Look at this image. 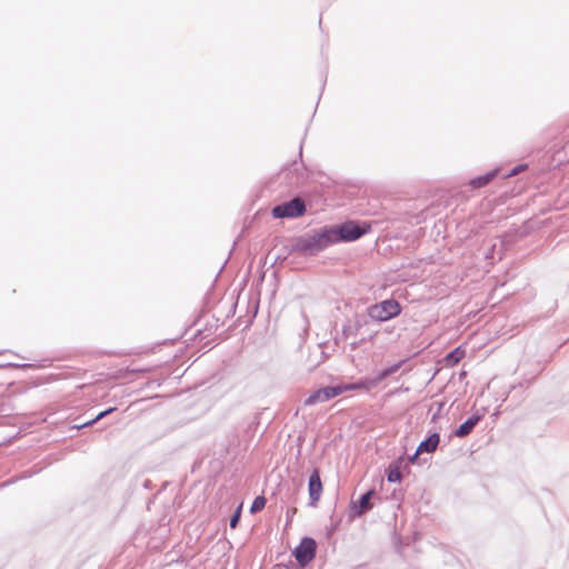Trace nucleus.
I'll return each mask as SVG.
<instances>
[{
	"label": "nucleus",
	"mask_w": 569,
	"mask_h": 569,
	"mask_svg": "<svg viewBox=\"0 0 569 569\" xmlns=\"http://www.w3.org/2000/svg\"><path fill=\"white\" fill-rule=\"evenodd\" d=\"M331 227L323 228L318 232L308 234L299 242V248L306 253L319 252L330 244L337 243V238Z\"/></svg>",
	"instance_id": "1"
},
{
	"label": "nucleus",
	"mask_w": 569,
	"mask_h": 569,
	"mask_svg": "<svg viewBox=\"0 0 569 569\" xmlns=\"http://www.w3.org/2000/svg\"><path fill=\"white\" fill-rule=\"evenodd\" d=\"M401 311L400 305L393 299L385 300L380 303L370 306L368 309V316L376 321H387L393 317H397Z\"/></svg>",
	"instance_id": "2"
},
{
	"label": "nucleus",
	"mask_w": 569,
	"mask_h": 569,
	"mask_svg": "<svg viewBox=\"0 0 569 569\" xmlns=\"http://www.w3.org/2000/svg\"><path fill=\"white\" fill-rule=\"evenodd\" d=\"M337 238V243L341 241H355L367 233L369 227H362L355 221H348L339 226L331 227Z\"/></svg>",
	"instance_id": "3"
},
{
	"label": "nucleus",
	"mask_w": 569,
	"mask_h": 569,
	"mask_svg": "<svg viewBox=\"0 0 569 569\" xmlns=\"http://www.w3.org/2000/svg\"><path fill=\"white\" fill-rule=\"evenodd\" d=\"M305 201L297 197L290 201L273 207L272 214L274 218H297L305 213Z\"/></svg>",
	"instance_id": "4"
},
{
	"label": "nucleus",
	"mask_w": 569,
	"mask_h": 569,
	"mask_svg": "<svg viewBox=\"0 0 569 569\" xmlns=\"http://www.w3.org/2000/svg\"><path fill=\"white\" fill-rule=\"evenodd\" d=\"M317 543L315 539L305 537L296 547L293 555L301 567H306L316 557Z\"/></svg>",
	"instance_id": "5"
},
{
	"label": "nucleus",
	"mask_w": 569,
	"mask_h": 569,
	"mask_svg": "<svg viewBox=\"0 0 569 569\" xmlns=\"http://www.w3.org/2000/svg\"><path fill=\"white\" fill-rule=\"evenodd\" d=\"M341 395V389L339 385L337 386H328L320 388L312 392L306 400L305 406H313L320 402L328 401L337 396Z\"/></svg>",
	"instance_id": "6"
},
{
	"label": "nucleus",
	"mask_w": 569,
	"mask_h": 569,
	"mask_svg": "<svg viewBox=\"0 0 569 569\" xmlns=\"http://www.w3.org/2000/svg\"><path fill=\"white\" fill-rule=\"evenodd\" d=\"M308 490L311 500L310 505L316 506V503L320 500L322 493V482L318 469H313L312 473L309 477Z\"/></svg>",
	"instance_id": "7"
},
{
	"label": "nucleus",
	"mask_w": 569,
	"mask_h": 569,
	"mask_svg": "<svg viewBox=\"0 0 569 569\" xmlns=\"http://www.w3.org/2000/svg\"><path fill=\"white\" fill-rule=\"evenodd\" d=\"M440 442V435L438 432H432L426 440L421 441L411 458L413 461L418 455L420 453H432L437 450Z\"/></svg>",
	"instance_id": "8"
},
{
	"label": "nucleus",
	"mask_w": 569,
	"mask_h": 569,
	"mask_svg": "<svg viewBox=\"0 0 569 569\" xmlns=\"http://www.w3.org/2000/svg\"><path fill=\"white\" fill-rule=\"evenodd\" d=\"M377 386H378V382L376 381L375 377L362 378L359 381L353 382V383L339 385V387L341 389V393H343L346 391H352V390L370 391L373 388H376Z\"/></svg>",
	"instance_id": "9"
},
{
	"label": "nucleus",
	"mask_w": 569,
	"mask_h": 569,
	"mask_svg": "<svg viewBox=\"0 0 569 569\" xmlns=\"http://www.w3.org/2000/svg\"><path fill=\"white\" fill-rule=\"evenodd\" d=\"M481 415H473L469 417L463 423H461L455 431V436L458 438H465L468 435H470L473 430V428L478 425V422L481 420Z\"/></svg>",
	"instance_id": "10"
},
{
	"label": "nucleus",
	"mask_w": 569,
	"mask_h": 569,
	"mask_svg": "<svg viewBox=\"0 0 569 569\" xmlns=\"http://www.w3.org/2000/svg\"><path fill=\"white\" fill-rule=\"evenodd\" d=\"M366 323L365 319L362 317H356L353 321H348L342 327V335L346 338H349L351 336H356L360 328Z\"/></svg>",
	"instance_id": "11"
},
{
	"label": "nucleus",
	"mask_w": 569,
	"mask_h": 569,
	"mask_svg": "<svg viewBox=\"0 0 569 569\" xmlns=\"http://www.w3.org/2000/svg\"><path fill=\"white\" fill-rule=\"evenodd\" d=\"M498 172H499V169H493V170L487 172L486 174L476 177L470 180V186L473 189L485 187L498 174Z\"/></svg>",
	"instance_id": "12"
},
{
	"label": "nucleus",
	"mask_w": 569,
	"mask_h": 569,
	"mask_svg": "<svg viewBox=\"0 0 569 569\" xmlns=\"http://www.w3.org/2000/svg\"><path fill=\"white\" fill-rule=\"evenodd\" d=\"M372 495L373 491L369 490L360 497L358 505L355 506L356 508H358V515H362L372 508V505L370 502Z\"/></svg>",
	"instance_id": "13"
},
{
	"label": "nucleus",
	"mask_w": 569,
	"mask_h": 569,
	"mask_svg": "<svg viewBox=\"0 0 569 569\" xmlns=\"http://www.w3.org/2000/svg\"><path fill=\"white\" fill-rule=\"evenodd\" d=\"M403 361H399L386 369H383L382 371H380L377 376H375L376 378V381L378 382V385L385 380L386 378H388L389 376L393 375L395 372H397L401 365H402Z\"/></svg>",
	"instance_id": "14"
},
{
	"label": "nucleus",
	"mask_w": 569,
	"mask_h": 569,
	"mask_svg": "<svg viewBox=\"0 0 569 569\" xmlns=\"http://www.w3.org/2000/svg\"><path fill=\"white\" fill-rule=\"evenodd\" d=\"M264 506H266V498L262 496L257 497L251 505L250 511L251 512L260 511L264 508Z\"/></svg>",
	"instance_id": "15"
},
{
	"label": "nucleus",
	"mask_w": 569,
	"mask_h": 569,
	"mask_svg": "<svg viewBox=\"0 0 569 569\" xmlns=\"http://www.w3.org/2000/svg\"><path fill=\"white\" fill-rule=\"evenodd\" d=\"M387 479L389 482H398L401 480V472L400 470L395 468H389Z\"/></svg>",
	"instance_id": "16"
},
{
	"label": "nucleus",
	"mask_w": 569,
	"mask_h": 569,
	"mask_svg": "<svg viewBox=\"0 0 569 569\" xmlns=\"http://www.w3.org/2000/svg\"><path fill=\"white\" fill-rule=\"evenodd\" d=\"M114 410V408H109L104 411H101L100 413H98L94 419L88 421V422H84L83 425H81V427H88V426H91L93 425L94 422H97L98 420H100L101 418L106 417L107 415H109L110 412H112Z\"/></svg>",
	"instance_id": "17"
},
{
	"label": "nucleus",
	"mask_w": 569,
	"mask_h": 569,
	"mask_svg": "<svg viewBox=\"0 0 569 569\" xmlns=\"http://www.w3.org/2000/svg\"><path fill=\"white\" fill-rule=\"evenodd\" d=\"M443 406H445V405H443V402H440V401L435 402V403L432 405V407H431V409H430V410H432V409H433V407H436V410H435V412L432 413V417H431V421H432V422H435V421L440 417L441 411H442V409H443Z\"/></svg>",
	"instance_id": "18"
},
{
	"label": "nucleus",
	"mask_w": 569,
	"mask_h": 569,
	"mask_svg": "<svg viewBox=\"0 0 569 569\" xmlns=\"http://www.w3.org/2000/svg\"><path fill=\"white\" fill-rule=\"evenodd\" d=\"M241 517V506L237 508V510L233 512V515L230 517V527L236 528L239 523Z\"/></svg>",
	"instance_id": "19"
},
{
	"label": "nucleus",
	"mask_w": 569,
	"mask_h": 569,
	"mask_svg": "<svg viewBox=\"0 0 569 569\" xmlns=\"http://www.w3.org/2000/svg\"><path fill=\"white\" fill-rule=\"evenodd\" d=\"M525 168H526V166H522V164L517 166L510 172H508L505 177L506 178L513 177V176L518 174L519 172L523 171Z\"/></svg>",
	"instance_id": "20"
},
{
	"label": "nucleus",
	"mask_w": 569,
	"mask_h": 569,
	"mask_svg": "<svg viewBox=\"0 0 569 569\" xmlns=\"http://www.w3.org/2000/svg\"><path fill=\"white\" fill-rule=\"evenodd\" d=\"M448 359L452 360L453 362H457L459 360L458 349L449 353Z\"/></svg>",
	"instance_id": "21"
}]
</instances>
